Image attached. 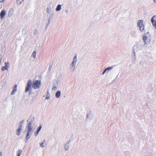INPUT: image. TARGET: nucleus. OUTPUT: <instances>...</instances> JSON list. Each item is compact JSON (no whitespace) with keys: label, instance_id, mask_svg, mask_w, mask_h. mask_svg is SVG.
<instances>
[{"label":"nucleus","instance_id":"nucleus-24","mask_svg":"<svg viewBox=\"0 0 156 156\" xmlns=\"http://www.w3.org/2000/svg\"><path fill=\"white\" fill-rule=\"evenodd\" d=\"M49 97H46V98L47 99H48L49 98Z\"/></svg>","mask_w":156,"mask_h":156},{"label":"nucleus","instance_id":"nucleus-17","mask_svg":"<svg viewBox=\"0 0 156 156\" xmlns=\"http://www.w3.org/2000/svg\"><path fill=\"white\" fill-rule=\"evenodd\" d=\"M5 66L6 67V68L8 69V68L9 67V63L5 62Z\"/></svg>","mask_w":156,"mask_h":156},{"label":"nucleus","instance_id":"nucleus-3","mask_svg":"<svg viewBox=\"0 0 156 156\" xmlns=\"http://www.w3.org/2000/svg\"><path fill=\"white\" fill-rule=\"evenodd\" d=\"M27 129L28 132L26 135V140H28L30 137H29V134L32 131V127L31 124L30 123H29L27 125Z\"/></svg>","mask_w":156,"mask_h":156},{"label":"nucleus","instance_id":"nucleus-20","mask_svg":"<svg viewBox=\"0 0 156 156\" xmlns=\"http://www.w3.org/2000/svg\"><path fill=\"white\" fill-rule=\"evenodd\" d=\"M8 69L7 68H6V67H5V66H3L2 67V69H1V70L2 71H4L5 70H6V69Z\"/></svg>","mask_w":156,"mask_h":156},{"label":"nucleus","instance_id":"nucleus-25","mask_svg":"<svg viewBox=\"0 0 156 156\" xmlns=\"http://www.w3.org/2000/svg\"><path fill=\"white\" fill-rule=\"evenodd\" d=\"M154 1L155 2H156V0H154Z\"/></svg>","mask_w":156,"mask_h":156},{"label":"nucleus","instance_id":"nucleus-8","mask_svg":"<svg viewBox=\"0 0 156 156\" xmlns=\"http://www.w3.org/2000/svg\"><path fill=\"white\" fill-rule=\"evenodd\" d=\"M21 130L22 126L21 125H20V126L19 128L16 131V133L17 135H20Z\"/></svg>","mask_w":156,"mask_h":156},{"label":"nucleus","instance_id":"nucleus-15","mask_svg":"<svg viewBox=\"0 0 156 156\" xmlns=\"http://www.w3.org/2000/svg\"><path fill=\"white\" fill-rule=\"evenodd\" d=\"M112 69V67H108L103 72V74H104L106 71L107 70H109Z\"/></svg>","mask_w":156,"mask_h":156},{"label":"nucleus","instance_id":"nucleus-22","mask_svg":"<svg viewBox=\"0 0 156 156\" xmlns=\"http://www.w3.org/2000/svg\"><path fill=\"white\" fill-rule=\"evenodd\" d=\"M143 39L144 40V41L146 40V37H143Z\"/></svg>","mask_w":156,"mask_h":156},{"label":"nucleus","instance_id":"nucleus-1","mask_svg":"<svg viewBox=\"0 0 156 156\" xmlns=\"http://www.w3.org/2000/svg\"><path fill=\"white\" fill-rule=\"evenodd\" d=\"M41 85V81L40 80H36L33 81L32 87L34 89H37L40 87Z\"/></svg>","mask_w":156,"mask_h":156},{"label":"nucleus","instance_id":"nucleus-6","mask_svg":"<svg viewBox=\"0 0 156 156\" xmlns=\"http://www.w3.org/2000/svg\"><path fill=\"white\" fill-rule=\"evenodd\" d=\"M151 21L153 25L156 29V16H154L151 19Z\"/></svg>","mask_w":156,"mask_h":156},{"label":"nucleus","instance_id":"nucleus-18","mask_svg":"<svg viewBox=\"0 0 156 156\" xmlns=\"http://www.w3.org/2000/svg\"><path fill=\"white\" fill-rule=\"evenodd\" d=\"M36 51H34L32 53V56L34 58H35L36 57Z\"/></svg>","mask_w":156,"mask_h":156},{"label":"nucleus","instance_id":"nucleus-12","mask_svg":"<svg viewBox=\"0 0 156 156\" xmlns=\"http://www.w3.org/2000/svg\"><path fill=\"white\" fill-rule=\"evenodd\" d=\"M22 152V151L20 150H18L17 152V156H20Z\"/></svg>","mask_w":156,"mask_h":156},{"label":"nucleus","instance_id":"nucleus-19","mask_svg":"<svg viewBox=\"0 0 156 156\" xmlns=\"http://www.w3.org/2000/svg\"><path fill=\"white\" fill-rule=\"evenodd\" d=\"M42 127V125H40L37 130V131H38V132H39V131L41 129Z\"/></svg>","mask_w":156,"mask_h":156},{"label":"nucleus","instance_id":"nucleus-4","mask_svg":"<svg viewBox=\"0 0 156 156\" xmlns=\"http://www.w3.org/2000/svg\"><path fill=\"white\" fill-rule=\"evenodd\" d=\"M137 25L140 30L142 32H143L144 30V26L143 24V21L142 20H139L137 22Z\"/></svg>","mask_w":156,"mask_h":156},{"label":"nucleus","instance_id":"nucleus-14","mask_svg":"<svg viewBox=\"0 0 156 156\" xmlns=\"http://www.w3.org/2000/svg\"><path fill=\"white\" fill-rule=\"evenodd\" d=\"M45 144V141L44 140L40 144V146L41 147H44V144Z\"/></svg>","mask_w":156,"mask_h":156},{"label":"nucleus","instance_id":"nucleus-5","mask_svg":"<svg viewBox=\"0 0 156 156\" xmlns=\"http://www.w3.org/2000/svg\"><path fill=\"white\" fill-rule=\"evenodd\" d=\"M31 84H32L31 80H28L27 83V87H26V89H25V91L26 92H27L28 91H29L30 90Z\"/></svg>","mask_w":156,"mask_h":156},{"label":"nucleus","instance_id":"nucleus-23","mask_svg":"<svg viewBox=\"0 0 156 156\" xmlns=\"http://www.w3.org/2000/svg\"><path fill=\"white\" fill-rule=\"evenodd\" d=\"M2 155V152H0V156H1Z\"/></svg>","mask_w":156,"mask_h":156},{"label":"nucleus","instance_id":"nucleus-11","mask_svg":"<svg viewBox=\"0 0 156 156\" xmlns=\"http://www.w3.org/2000/svg\"><path fill=\"white\" fill-rule=\"evenodd\" d=\"M61 95V92L60 91H57L55 94L56 97L57 98H58L60 97Z\"/></svg>","mask_w":156,"mask_h":156},{"label":"nucleus","instance_id":"nucleus-2","mask_svg":"<svg viewBox=\"0 0 156 156\" xmlns=\"http://www.w3.org/2000/svg\"><path fill=\"white\" fill-rule=\"evenodd\" d=\"M27 129L28 132L26 135V140H28L30 137H29V134L32 131V127L31 124L30 123H29L27 125Z\"/></svg>","mask_w":156,"mask_h":156},{"label":"nucleus","instance_id":"nucleus-21","mask_svg":"<svg viewBox=\"0 0 156 156\" xmlns=\"http://www.w3.org/2000/svg\"><path fill=\"white\" fill-rule=\"evenodd\" d=\"M39 132H38V131H37L34 133V135L35 136H36L38 134Z\"/></svg>","mask_w":156,"mask_h":156},{"label":"nucleus","instance_id":"nucleus-9","mask_svg":"<svg viewBox=\"0 0 156 156\" xmlns=\"http://www.w3.org/2000/svg\"><path fill=\"white\" fill-rule=\"evenodd\" d=\"M17 86L16 85H15L14 86V87L11 92V94L13 95L15 93V92L17 90Z\"/></svg>","mask_w":156,"mask_h":156},{"label":"nucleus","instance_id":"nucleus-7","mask_svg":"<svg viewBox=\"0 0 156 156\" xmlns=\"http://www.w3.org/2000/svg\"><path fill=\"white\" fill-rule=\"evenodd\" d=\"M6 14V12L5 10H2L1 12L0 13V16L1 19L4 18L5 15Z\"/></svg>","mask_w":156,"mask_h":156},{"label":"nucleus","instance_id":"nucleus-13","mask_svg":"<svg viewBox=\"0 0 156 156\" xmlns=\"http://www.w3.org/2000/svg\"><path fill=\"white\" fill-rule=\"evenodd\" d=\"M61 9V5H57L56 8V11H59Z\"/></svg>","mask_w":156,"mask_h":156},{"label":"nucleus","instance_id":"nucleus-16","mask_svg":"<svg viewBox=\"0 0 156 156\" xmlns=\"http://www.w3.org/2000/svg\"><path fill=\"white\" fill-rule=\"evenodd\" d=\"M24 0H17V2L18 4H20L22 2H23Z\"/></svg>","mask_w":156,"mask_h":156},{"label":"nucleus","instance_id":"nucleus-10","mask_svg":"<svg viewBox=\"0 0 156 156\" xmlns=\"http://www.w3.org/2000/svg\"><path fill=\"white\" fill-rule=\"evenodd\" d=\"M76 61H77V57H76V55L74 57V58L73 59V62H72L73 66H74L75 64H76Z\"/></svg>","mask_w":156,"mask_h":156}]
</instances>
